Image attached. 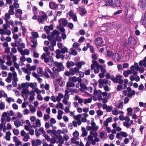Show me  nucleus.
Wrapping results in <instances>:
<instances>
[{"label": "nucleus", "mask_w": 146, "mask_h": 146, "mask_svg": "<svg viewBox=\"0 0 146 146\" xmlns=\"http://www.w3.org/2000/svg\"><path fill=\"white\" fill-rule=\"evenodd\" d=\"M40 58L41 59L44 60V62L46 63L49 62L50 61L51 62H54L52 57L51 56L47 57L45 53H43L41 56Z\"/></svg>", "instance_id": "1"}, {"label": "nucleus", "mask_w": 146, "mask_h": 146, "mask_svg": "<svg viewBox=\"0 0 146 146\" xmlns=\"http://www.w3.org/2000/svg\"><path fill=\"white\" fill-rule=\"evenodd\" d=\"M128 41L129 44L132 45H135L137 42L135 38L133 36L129 37L128 39Z\"/></svg>", "instance_id": "2"}, {"label": "nucleus", "mask_w": 146, "mask_h": 146, "mask_svg": "<svg viewBox=\"0 0 146 146\" xmlns=\"http://www.w3.org/2000/svg\"><path fill=\"white\" fill-rule=\"evenodd\" d=\"M122 76L120 75H117L115 76V83H118L119 84H121L123 83V80L121 79Z\"/></svg>", "instance_id": "3"}, {"label": "nucleus", "mask_w": 146, "mask_h": 146, "mask_svg": "<svg viewBox=\"0 0 146 146\" xmlns=\"http://www.w3.org/2000/svg\"><path fill=\"white\" fill-rule=\"evenodd\" d=\"M103 43L102 38L100 37L96 38L95 40V44L97 46H100Z\"/></svg>", "instance_id": "4"}, {"label": "nucleus", "mask_w": 146, "mask_h": 146, "mask_svg": "<svg viewBox=\"0 0 146 146\" xmlns=\"http://www.w3.org/2000/svg\"><path fill=\"white\" fill-rule=\"evenodd\" d=\"M112 6L114 7H119L120 5V2L118 0H111Z\"/></svg>", "instance_id": "5"}, {"label": "nucleus", "mask_w": 146, "mask_h": 146, "mask_svg": "<svg viewBox=\"0 0 146 146\" xmlns=\"http://www.w3.org/2000/svg\"><path fill=\"white\" fill-rule=\"evenodd\" d=\"M37 15L38 18H47V15L42 11H40L39 14Z\"/></svg>", "instance_id": "6"}, {"label": "nucleus", "mask_w": 146, "mask_h": 146, "mask_svg": "<svg viewBox=\"0 0 146 146\" xmlns=\"http://www.w3.org/2000/svg\"><path fill=\"white\" fill-rule=\"evenodd\" d=\"M113 59L115 62H118L121 60V57L119 54L115 53L113 54Z\"/></svg>", "instance_id": "7"}, {"label": "nucleus", "mask_w": 146, "mask_h": 146, "mask_svg": "<svg viewBox=\"0 0 146 146\" xmlns=\"http://www.w3.org/2000/svg\"><path fill=\"white\" fill-rule=\"evenodd\" d=\"M61 79L60 78H59L58 79H55L54 82H59V85L60 87H63L65 84V82L63 81H61Z\"/></svg>", "instance_id": "8"}, {"label": "nucleus", "mask_w": 146, "mask_h": 146, "mask_svg": "<svg viewBox=\"0 0 146 146\" xmlns=\"http://www.w3.org/2000/svg\"><path fill=\"white\" fill-rule=\"evenodd\" d=\"M111 27V24L106 23V24H104L102 25V27L103 28V27L105 28V29L104 30L106 31H108L110 29Z\"/></svg>", "instance_id": "9"}, {"label": "nucleus", "mask_w": 146, "mask_h": 146, "mask_svg": "<svg viewBox=\"0 0 146 146\" xmlns=\"http://www.w3.org/2000/svg\"><path fill=\"white\" fill-rule=\"evenodd\" d=\"M49 7L51 9H56L57 7V5L53 2H51L49 3Z\"/></svg>", "instance_id": "10"}, {"label": "nucleus", "mask_w": 146, "mask_h": 146, "mask_svg": "<svg viewBox=\"0 0 146 146\" xmlns=\"http://www.w3.org/2000/svg\"><path fill=\"white\" fill-rule=\"evenodd\" d=\"M68 14L69 15V16L72 18H77V16L74 13V12L72 11H70Z\"/></svg>", "instance_id": "11"}, {"label": "nucleus", "mask_w": 146, "mask_h": 146, "mask_svg": "<svg viewBox=\"0 0 146 146\" xmlns=\"http://www.w3.org/2000/svg\"><path fill=\"white\" fill-rule=\"evenodd\" d=\"M38 9L37 7H34L33 9V13L34 14V15L33 16L32 18H36L37 17V15H36V14H37V11Z\"/></svg>", "instance_id": "12"}, {"label": "nucleus", "mask_w": 146, "mask_h": 146, "mask_svg": "<svg viewBox=\"0 0 146 146\" xmlns=\"http://www.w3.org/2000/svg\"><path fill=\"white\" fill-rule=\"evenodd\" d=\"M70 50L71 51V52H69V54L72 55L73 56H76L77 55V52L75 50H74L72 48H71L70 49Z\"/></svg>", "instance_id": "13"}, {"label": "nucleus", "mask_w": 146, "mask_h": 146, "mask_svg": "<svg viewBox=\"0 0 146 146\" xmlns=\"http://www.w3.org/2000/svg\"><path fill=\"white\" fill-rule=\"evenodd\" d=\"M82 137H84L86 136L87 135L88 132L86 130L85 128L84 127H82Z\"/></svg>", "instance_id": "14"}, {"label": "nucleus", "mask_w": 146, "mask_h": 146, "mask_svg": "<svg viewBox=\"0 0 146 146\" xmlns=\"http://www.w3.org/2000/svg\"><path fill=\"white\" fill-rule=\"evenodd\" d=\"M139 4L141 8H145L146 6V1H140Z\"/></svg>", "instance_id": "15"}, {"label": "nucleus", "mask_w": 146, "mask_h": 146, "mask_svg": "<svg viewBox=\"0 0 146 146\" xmlns=\"http://www.w3.org/2000/svg\"><path fill=\"white\" fill-rule=\"evenodd\" d=\"M70 92L67 90H65V94L64 96V99L66 100H68L69 98V96L68 95V94Z\"/></svg>", "instance_id": "16"}, {"label": "nucleus", "mask_w": 146, "mask_h": 146, "mask_svg": "<svg viewBox=\"0 0 146 146\" xmlns=\"http://www.w3.org/2000/svg\"><path fill=\"white\" fill-rule=\"evenodd\" d=\"M79 13L82 16H83L86 13V11L85 8H83L81 9Z\"/></svg>", "instance_id": "17"}, {"label": "nucleus", "mask_w": 146, "mask_h": 146, "mask_svg": "<svg viewBox=\"0 0 146 146\" xmlns=\"http://www.w3.org/2000/svg\"><path fill=\"white\" fill-rule=\"evenodd\" d=\"M62 53L64 54L66 52H68V49L65 46H64L61 49Z\"/></svg>", "instance_id": "18"}, {"label": "nucleus", "mask_w": 146, "mask_h": 146, "mask_svg": "<svg viewBox=\"0 0 146 146\" xmlns=\"http://www.w3.org/2000/svg\"><path fill=\"white\" fill-rule=\"evenodd\" d=\"M135 91L134 90L131 91L130 93H128L127 94V97L130 98H131L132 96L135 95Z\"/></svg>", "instance_id": "19"}, {"label": "nucleus", "mask_w": 146, "mask_h": 146, "mask_svg": "<svg viewBox=\"0 0 146 146\" xmlns=\"http://www.w3.org/2000/svg\"><path fill=\"white\" fill-rule=\"evenodd\" d=\"M24 137V138L23 139V140L25 142L28 141L29 139L30 138L29 133H27Z\"/></svg>", "instance_id": "20"}, {"label": "nucleus", "mask_w": 146, "mask_h": 146, "mask_svg": "<svg viewBox=\"0 0 146 146\" xmlns=\"http://www.w3.org/2000/svg\"><path fill=\"white\" fill-rule=\"evenodd\" d=\"M67 100L64 99L62 100V102L64 104H65L67 105L68 107H70L71 104V103L70 102H68Z\"/></svg>", "instance_id": "21"}, {"label": "nucleus", "mask_w": 146, "mask_h": 146, "mask_svg": "<svg viewBox=\"0 0 146 146\" xmlns=\"http://www.w3.org/2000/svg\"><path fill=\"white\" fill-rule=\"evenodd\" d=\"M75 84L73 82H68L66 83V87H74Z\"/></svg>", "instance_id": "22"}, {"label": "nucleus", "mask_w": 146, "mask_h": 146, "mask_svg": "<svg viewBox=\"0 0 146 146\" xmlns=\"http://www.w3.org/2000/svg\"><path fill=\"white\" fill-rule=\"evenodd\" d=\"M56 107L57 108H59L60 109H61L62 110L64 109L63 105L60 102L56 106Z\"/></svg>", "instance_id": "23"}, {"label": "nucleus", "mask_w": 146, "mask_h": 146, "mask_svg": "<svg viewBox=\"0 0 146 146\" xmlns=\"http://www.w3.org/2000/svg\"><path fill=\"white\" fill-rule=\"evenodd\" d=\"M56 57L58 59L61 58L62 60H63L64 58V55L63 54H56Z\"/></svg>", "instance_id": "24"}, {"label": "nucleus", "mask_w": 146, "mask_h": 146, "mask_svg": "<svg viewBox=\"0 0 146 146\" xmlns=\"http://www.w3.org/2000/svg\"><path fill=\"white\" fill-rule=\"evenodd\" d=\"M80 87L82 89L85 90H88L87 87L84 84L80 83Z\"/></svg>", "instance_id": "25"}, {"label": "nucleus", "mask_w": 146, "mask_h": 146, "mask_svg": "<svg viewBox=\"0 0 146 146\" xmlns=\"http://www.w3.org/2000/svg\"><path fill=\"white\" fill-rule=\"evenodd\" d=\"M90 135H92L93 137H97L98 136L97 133L96 131V132L94 133L93 131V130H91L90 131Z\"/></svg>", "instance_id": "26"}, {"label": "nucleus", "mask_w": 146, "mask_h": 146, "mask_svg": "<svg viewBox=\"0 0 146 146\" xmlns=\"http://www.w3.org/2000/svg\"><path fill=\"white\" fill-rule=\"evenodd\" d=\"M13 81L12 82V84L13 85V87H16L17 86V83L16 81H18L17 78V77L15 80V78H13Z\"/></svg>", "instance_id": "27"}, {"label": "nucleus", "mask_w": 146, "mask_h": 146, "mask_svg": "<svg viewBox=\"0 0 146 146\" xmlns=\"http://www.w3.org/2000/svg\"><path fill=\"white\" fill-rule=\"evenodd\" d=\"M140 23L145 27L146 25V19H141Z\"/></svg>", "instance_id": "28"}, {"label": "nucleus", "mask_w": 146, "mask_h": 146, "mask_svg": "<svg viewBox=\"0 0 146 146\" xmlns=\"http://www.w3.org/2000/svg\"><path fill=\"white\" fill-rule=\"evenodd\" d=\"M31 42L33 44V45H31L32 47L35 48L37 45V42L32 40H31Z\"/></svg>", "instance_id": "29"}, {"label": "nucleus", "mask_w": 146, "mask_h": 146, "mask_svg": "<svg viewBox=\"0 0 146 146\" xmlns=\"http://www.w3.org/2000/svg\"><path fill=\"white\" fill-rule=\"evenodd\" d=\"M22 69L23 70L25 73H27L28 75H30L31 74V72L27 69L25 68H22Z\"/></svg>", "instance_id": "30"}, {"label": "nucleus", "mask_w": 146, "mask_h": 146, "mask_svg": "<svg viewBox=\"0 0 146 146\" xmlns=\"http://www.w3.org/2000/svg\"><path fill=\"white\" fill-rule=\"evenodd\" d=\"M13 132L15 135H17L19 133V130L15 129H13Z\"/></svg>", "instance_id": "31"}, {"label": "nucleus", "mask_w": 146, "mask_h": 146, "mask_svg": "<svg viewBox=\"0 0 146 146\" xmlns=\"http://www.w3.org/2000/svg\"><path fill=\"white\" fill-rule=\"evenodd\" d=\"M32 36L34 38L39 37L38 34L37 32H33L32 33Z\"/></svg>", "instance_id": "32"}, {"label": "nucleus", "mask_w": 146, "mask_h": 146, "mask_svg": "<svg viewBox=\"0 0 146 146\" xmlns=\"http://www.w3.org/2000/svg\"><path fill=\"white\" fill-rule=\"evenodd\" d=\"M117 110V109L116 108H114V110L112 111V114L113 115H117L118 113Z\"/></svg>", "instance_id": "33"}, {"label": "nucleus", "mask_w": 146, "mask_h": 146, "mask_svg": "<svg viewBox=\"0 0 146 146\" xmlns=\"http://www.w3.org/2000/svg\"><path fill=\"white\" fill-rule=\"evenodd\" d=\"M29 107L30 108V111L32 113L34 112L36 110L33 105L29 106Z\"/></svg>", "instance_id": "34"}, {"label": "nucleus", "mask_w": 146, "mask_h": 146, "mask_svg": "<svg viewBox=\"0 0 146 146\" xmlns=\"http://www.w3.org/2000/svg\"><path fill=\"white\" fill-rule=\"evenodd\" d=\"M22 94H29V90L27 89H23L22 92Z\"/></svg>", "instance_id": "35"}, {"label": "nucleus", "mask_w": 146, "mask_h": 146, "mask_svg": "<svg viewBox=\"0 0 146 146\" xmlns=\"http://www.w3.org/2000/svg\"><path fill=\"white\" fill-rule=\"evenodd\" d=\"M47 38L49 40L51 41L54 38V35H53L52 34L51 35H48L47 36Z\"/></svg>", "instance_id": "36"}, {"label": "nucleus", "mask_w": 146, "mask_h": 146, "mask_svg": "<svg viewBox=\"0 0 146 146\" xmlns=\"http://www.w3.org/2000/svg\"><path fill=\"white\" fill-rule=\"evenodd\" d=\"M36 125L38 127H39L41 126V123L40 120L38 119L36 121Z\"/></svg>", "instance_id": "37"}, {"label": "nucleus", "mask_w": 146, "mask_h": 146, "mask_svg": "<svg viewBox=\"0 0 146 146\" xmlns=\"http://www.w3.org/2000/svg\"><path fill=\"white\" fill-rule=\"evenodd\" d=\"M57 68H58V72H60L64 69V67L62 64L60 66L58 67Z\"/></svg>", "instance_id": "38"}, {"label": "nucleus", "mask_w": 146, "mask_h": 146, "mask_svg": "<svg viewBox=\"0 0 146 146\" xmlns=\"http://www.w3.org/2000/svg\"><path fill=\"white\" fill-rule=\"evenodd\" d=\"M113 54V52L112 51L108 50L107 52V56L108 57H110Z\"/></svg>", "instance_id": "39"}, {"label": "nucleus", "mask_w": 146, "mask_h": 146, "mask_svg": "<svg viewBox=\"0 0 146 146\" xmlns=\"http://www.w3.org/2000/svg\"><path fill=\"white\" fill-rule=\"evenodd\" d=\"M81 117V114H78V115H77L76 116V117L75 116H74V119H76V120H77V121L79 120H80Z\"/></svg>", "instance_id": "40"}, {"label": "nucleus", "mask_w": 146, "mask_h": 146, "mask_svg": "<svg viewBox=\"0 0 146 146\" xmlns=\"http://www.w3.org/2000/svg\"><path fill=\"white\" fill-rule=\"evenodd\" d=\"M18 51L20 52L21 54L22 55H24V54L23 53V51L21 47H19L17 48Z\"/></svg>", "instance_id": "41"}, {"label": "nucleus", "mask_w": 146, "mask_h": 146, "mask_svg": "<svg viewBox=\"0 0 146 146\" xmlns=\"http://www.w3.org/2000/svg\"><path fill=\"white\" fill-rule=\"evenodd\" d=\"M14 124L17 127H19L21 125L20 122L18 121H15Z\"/></svg>", "instance_id": "42"}, {"label": "nucleus", "mask_w": 146, "mask_h": 146, "mask_svg": "<svg viewBox=\"0 0 146 146\" xmlns=\"http://www.w3.org/2000/svg\"><path fill=\"white\" fill-rule=\"evenodd\" d=\"M54 64L55 66L57 68L58 67L60 66L62 64V63H58L56 61H55L54 62Z\"/></svg>", "instance_id": "43"}, {"label": "nucleus", "mask_w": 146, "mask_h": 146, "mask_svg": "<svg viewBox=\"0 0 146 146\" xmlns=\"http://www.w3.org/2000/svg\"><path fill=\"white\" fill-rule=\"evenodd\" d=\"M23 53L24 54V55H29V52L27 49H25L23 51Z\"/></svg>", "instance_id": "44"}, {"label": "nucleus", "mask_w": 146, "mask_h": 146, "mask_svg": "<svg viewBox=\"0 0 146 146\" xmlns=\"http://www.w3.org/2000/svg\"><path fill=\"white\" fill-rule=\"evenodd\" d=\"M52 34L54 36L55 35H58L60 34V32L56 30H54L53 31Z\"/></svg>", "instance_id": "45"}, {"label": "nucleus", "mask_w": 146, "mask_h": 146, "mask_svg": "<svg viewBox=\"0 0 146 146\" xmlns=\"http://www.w3.org/2000/svg\"><path fill=\"white\" fill-rule=\"evenodd\" d=\"M89 25L90 27L92 26L94 24L95 21L92 20H90L89 21Z\"/></svg>", "instance_id": "46"}, {"label": "nucleus", "mask_w": 146, "mask_h": 146, "mask_svg": "<svg viewBox=\"0 0 146 146\" xmlns=\"http://www.w3.org/2000/svg\"><path fill=\"white\" fill-rule=\"evenodd\" d=\"M79 135L78 132L77 131H75L73 134V135L74 137H76L78 136Z\"/></svg>", "instance_id": "47"}, {"label": "nucleus", "mask_w": 146, "mask_h": 146, "mask_svg": "<svg viewBox=\"0 0 146 146\" xmlns=\"http://www.w3.org/2000/svg\"><path fill=\"white\" fill-rule=\"evenodd\" d=\"M42 67H39L37 70V72L38 73L40 74H42Z\"/></svg>", "instance_id": "48"}, {"label": "nucleus", "mask_w": 146, "mask_h": 146, "mask_svg": "<svg viewBox=\"0 0 146 146\" xmlns=\"http://www.w3.org/2000/svg\"><path fill=\"white\" fill-rule=\"evenodd\" d=\"M51 42L50 43L51 45V46H55L56 45V41L54 39L52 40L51 41Z\"/></svg>", "instance_id": "49"}, {"label": "nucleus", "mask_w": 146, "mask_h": 146, "mask_svg": "<svg viewBox=\"0 0 146 146\" xmlns=\"http://www.w3.org/2000/svg\"><path fill=\"white\" fill-rule=\"evenodd\" d=\"M5 106L3 102H1L0 103V109L2 110L4 109Z\"/></svg>", "instance_id": "50"}, {"label": "nucleus", "mask_w": 146, "mask_h": 146, "mask_svg": "<svg viewBox=\"0 0 146 146\" xmlns=\"http://www.w3.org/2000/svg\"><path fill=\"white\" fill-rule=\"evenodd\" d=\"M44 30L46 31L47 34H48L49 33L50 30L48 26H45L44 27Z\"/></svg>", "instance_id": "51"}, {"label": "nucleus", "mask_w": 146, "mask_h": 146, "mask_svg": "<svg viewBox=\"0 0 146 146\" xmlns=\"http://www.w3.org/2000/svg\"><path fill=\"white\" fill-rule=\"evenodd\" d=\"M39 54L35 52H33V56L35 58H38L39 57Z\"/></svg>", "instance_id": "52"}, {"label": "nucleus", "mask_w": 146, "mask_h": 146, "mask_svg": "<svg viewBox=\"0 0 146 146\" xmlns=\"http://www.w3.org/2000/svg\"><path fill=\"white\" fill-rule=\"evenodd\" d=\"M121 136L123 137H126L128 135L127 133L125 132L121 131Z\"/></svg>", "instance_id": "53"}, {"label": "nucleus", "mask_w": 146, "mask_h": 146, "mask_svg": "<svg viewBox=\"0 0 146 146\" xmlns=\"http://www.w3.org/2000/svg\"><path fill=\"white\" fill-rule=\"evenodd\" d=\"M69 72L70 73V75H73L75 74V73L74 72V70L73 68H71Z\"/></svg>", "instance_id": "54"}, {"label": "nucleus", "mask_w": 146, "mask_h": 146, "mask_svg": "<svg viewBox=\"0 0 146 146\" xmlns=\"http://www.w3.org/2000/svg\"><path fill=\"white\" fill-rule=\"evenodd\" d=\"M0 65L1 66V68L2 69L5 70H7V67L5 66L4 64H0Z\"/></svg>", "instance_id": "55"}, {"label": "nucleus", "mask_w": 146, "mask_h": 146, "mask_svg": "<svg viewBox=\"0 0 146 146\" xmlns=\"http://www.w3.org/2000/svg\"><path fill=\"white\" fill-rule=\"evenodd\" d=\"M112 108L111 106H108L106 110L108 112H110L112 110Z\"/></svg>", "instance_id": "56"}, {"label": "nucleus", "mask_w": 146, "mask_h": 146, "mask_svg": "<svg viewBox=\"0 0 146 146\" xmlns=\"http://www.w3.org/2000/svg\"><path fill=\"white\" fill-rule=\"evenodd\" d=\"M11 34V31L9 30H6L4 33V35H9Z\"/></svg>", "instance_id": "57"}, {"label": "nucleus", "mask_w": 146, "mask_h": 146, "mask_svg": "<svg viewBox=\"0 0 146 146\" xmlns=\"http://www.w3.org/2000/svg\"><path fill=\"white\" fill-rule=\"evenodd\" d=\"M50 116L47 115L45 114L44 115V119H45L46 121H47L49 118Z\"/></svg>", "instance_id": "58"}, {"label": "nucleus", "mask_w": 146, "mask_h": 146, "mask_svg": "<svg viewBox=\"0 0 146 146\" xmlns=\"http://www.w3.org/2000/svg\"><path fill=\"white\" fill-rule=\"evenodd\" d=\"M14 67L18 70H19V66L18 64L16 62H15L14 63Z\"/></svg>", "instance_id": "59"}, {"label": "nucleus", "mask_w": 146, "mask_h": 146, "mask_svg": "<svg viewBox=\"0 0 146 146\" xmlns=\"http://www.w3.org/2000/svg\"><path fill=\"white\" fill-rule=\"evenodd\" d=\"M37 115L40 117H41L42 116V113L41 111H38L37 113Z\"/></svg>", "instance_id": "60"}, {"label": "nucleus", "mask_w": 146, "mask_h": 146, "mask_svg": "<svg viewBox=\"0 0 146 146\" xmlns=\"http://www.w3.org/2000/svg\"><path fill=\"white\" fill-rule=\"evenodd\" d=\"M56 137L58 139L59 141H60L62 139V136L60 135H56Z\"/></svg>", "instance_id": "61"}, {"label": "nucleus", "mask_w": 146, "mask_h": 146, "mask_svg": "<svg viewBox=\"0 0 146 146\" xmlns=\"http://www.w3.org/2000/svg\"><path fill=\"white\" fill-rule=\"evenodd\" d=\"M68 27L70 29H72L74 27L73 24L71 23H69L68 25Z\"/></svg>", "instance_id": "62"}, {"label": "nucleus", "mask_w": 146, "mask_h": 146, "mask_svg": "<svg viewBox=\"0 0 146 146\" xmlns=\"http://www.w3.org/2000/svg\"><path fill=\"white\" fill-rule=\"evenodd\" d=\"M129 66V65L127 63H125L123 65V68H127Z\"/></svg>", "instance_id": "63"}, {"label": "nucleus", "mask_w": 146, "mask_h": 146, "mask_svg": "<svg viewBox=\"0 0 146 146\" xmlns=\"http://www.w3.org/2000/svg\"><path fill=\"white\" fill-rule=\"evenodd\" d=\"M12 107L14 109H18V106L16 104H13L12 105Z\"/></svg>", "instance_id": "64"}]
</instances>
